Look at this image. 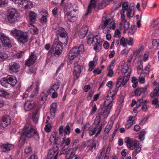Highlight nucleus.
Here are the masks:
<instances>
[{"instance_id":"nucleus-1","label":"nucleus","mask_w":159,"mask_h":159,"mask_svg":"<svg viewBox=\"0 0 159 159\" xmlns=\"http://www.w3.org/2000/svg\"><path fill=\"white\" fill-rule=\"evenodd\" d=\"M114 98L108 95L107 97L105 100L103 104V106H101V108L100 112L98 114L95 119L94 123L96 126H101L102 128V125L100 124L101 120L102 117L106 118L108 116L113 106Z\"/></svg>"},{"instance_id":"nucleus-2","label":"nucleus","mask_w":159,"mask_h":159,"mask_svg":"<svg viewBox=\"0 0 159 159\" xmlns=\"http://www.w3.org/2000/svg\"><path fill=\"white\" fill-rule=\"evenodd\" d=\"M33 137L35 140L38 139L39 135L36 130L28 125H26L22 130L19 143L21 146H23L25 142L26 138Z\"/></svg>"},{"instance_id":"nucleus-3","label":"nucleus","mask_w":159,"mask_h":159,"mask_svg":"<svg viewBox=\"0 0 159 159\" xmlns=\"http://www.w3.org/2000/svg\"><path fill=\"white\" fill-rule=\"evenodd\" d=\"M87 39L88 44L90 46L93 45V49L96 52H99L100 50L102 41L99 36L90 34L87 36Z\"/></svg>"},{"instance_id":"nucleus-4","label":"nucleus","mask_w":159,"mask_h":159,"mask_svg":"<svg viewBox=\"0 0 159 159\" xmlns=\"http://www.w3.org/2000/svg\"><path fill=\"white\" fill-rule=\"evenodd\" d=\"M19 13L16 9L11 7L7 10L6 19L8 23L11 24L16 23L19 21Z\"/></svg>"},{"instance_id":"nucleus-5","label":"nucleus","mask_w":159,"mask_h":159,"mask_svg":"<svg viewBox=\"0 0 159 159\" xmlns=\"http://www.w3.org/2000/svg\"><path fill=\"white\" fill-rule=\"evenodd\" d=\"M84 51V46L83 44H81L79 46H76L73 47L69 52L68 64H71L74 59L77 57L81 52Z\"/></svg>"},{"instance_id":"nucleus-6","label":"nucleus","mask_w":159,"mask_h":159,"mask_svg":"<svg viewBox=\"0 0 159 159\" xmlns=\"http://www.w3.org/2000/svg\"><path fill=\"white\" fill-rule=\"evenodd\" d=\"M130 73H129L127 75L123 77L122 76H120L118 79L116 84V87L115 90L113 91V93H112L110 92L108 94L110 96H111L114 98H115V96L116 94L118 91L119 88L120 87L121 85L124 86L127 82L129 78Z\"/></svg>"},{"instance_id":"nucleus-7","label":"nucleus","mask_w":159,"mask_h":159,"mask_svg":"<svg viewBox=\"0 0 159 159\" xmlns=\"http://www.w3.org/2000/svg\"><path fill=\"white\" fill-rule=\"evenodd\" d=\"M11 34L15 37L20 43H24L28 41V36L26 32L16 30H11Z\"/></svg>"},{"instance_id":"nucleus-8","label":"nucleus","mask_w":159,"mask_h":159,"mask_svg":"<svg viewBox=\"0 0 159 159\" xmlns=\"http://www.w3.org/2000/svg\"><path fill=\"white\" fill-rule=\"evenodd\" d=\"M17 82L16 77L12 75H8L6 77L2 78L0 80L1 85L6 88H7L9 85L14 87Z\"/></svg>"},{"instance_id":"nucleus-9","label":"nucleus","mask_w":159,"mask_h":159,"mask_svg":"<svg viewBox=\"0 0 159 159\" xmlns=\"http://www.w3.org/2000/svg\"><path fill=\"white\" fill-rule=\"evenodd\" d=\"M102 25L99 26V28L102 30L106 28L107 31H109L111 29L114 30L116 28L114 21H111V19L107 16H103L102 17Z\"/></svg>"},{"instance_id":"nucleus-10","label":"nucleus","mask_w":159,"mask_h":159,"mask_svg":"<svg viewBox=\"0 0 159 159\" xmlns=\"http://www.w3.org/2000/svg\"><path fill=\"white\" fill-rule=\"evenodd\" d=\"M62 47L60 44L58 43L54 42L49 51L48 54L51 57H58L62 53Z\"/></svg>"},{"instance_id":"nucleus-11","label":"nucleus","mask_w":159,"mask_h":159,"mask_svg":"<svg viewBox=\"0 0 159 159\" xmlns=\"http://www.w3.org/2000/svg\"><path fill=\"white\" fill-rule=\"evenodd\" d=\"M74 78L75 80H77L80 77L81 73L85 71V67L82 64H79L78 62L76 61L74 64Z\"/></svg>"},{"instance_id":"nucleus-12","label":"nucleus","mask_w":159,"mask_h":159,"mask_svg":"<svg viewBox=\"0 0 159 159\" xmlns=\"http://www.w3.org/2000/svg\"><path fill=\"white\" fill-rule=\"evenodd\" d=\"M58 34L60 35L58 37L59 41L62 44H66L68 42L67 34L63 28H60L57 30Z\"/></svg>"},{"instance_id":"nucleus-13","label":"nucleus","mask_w":159,"mask_h":159,"mask_svg":"<svg viewBox=\"0 0 159 159\" xmlns=\"http://www.w3.org/2000/svg\"><path fill=\"white\" fill-rule=\"evenodd\" d=\"M0 40L3 46L10 48L11 47V41L10 38L3 33L0 34Z\"/></svg>"},{"instance_id":"nucleus-14","label":"nucleus","mask_w":159,"mask_h":159,"mask_svg":"<svg viewBox=\"0 0 159 159\" xmlns=\"http://www.w3.org/2000/svg\"><path fill=\"white\" fill-rule=\"evenodd\" d=\"M103 2L101 3L100 4L96 5V2L94 0H91L90 4L88 6L87 9V12L85 14V15H87L91 12L92 9L93 7L94 8H97L100 9L103 8L105 7V5H103Z\"/></svg>"},{"instance_id":"nucleus-15","label":"nucleus","mask_w":159,"mask_h":159,"mask_svg":"<svg viewBox=\"0 0 159 159\" xmlns=\"http://www.w3.org/2000/svg\"><path fill=\"white\" fill-rule=\"evenodd\" d=\"M11 119L10 117L5 115L0 120V125L4 128L9 125L11 123Z\"/></svg>"},{"instance_id":"nucleus-16","label":"nucleus","mask_w":159,"mask_h":159,"mask_svg":"<svg viewBox=\"0 0 159 159\" xmlns=\"http://www.w3.org/2000/svg\"><path fill=\"white\" fill-rule=\"evenodd\" d=\"M8 66L11 73L17 72L20 67L19 63L14 62H12L10 63L9 64Z\"/></svg>"},{"instance_id":"nucleus-17","label":"nucleus","mask_w":159,"mask_h":159,"mask_svg":"<svg viewBox=\"0 0 159 159\" xmlns=\"http://www.w3.org/2000/svg\"><path fill=\"white\" fill-rule=\"evenodd\" d=\"M37 57L34 53H31L25 62V65L28 66L32 65L35 62Z\"/></svg>"},{"instance_id":"nucleus-18","label":"nucleus","mask_w":159,"mask_h":159,"mask_svg":"<svg viewBox=\"0 0 159 159\" xmlns=\"http://www.w3.org/2000/svg\"><path fill=\"white\" fill-rule=\"evenodd\" d=\"M36 105L34 102L28 101L25 102L24 108L25 111H28L34 108Z\"/></svg>"},{"instance_id":"nucleus-19","label":"nucleus","mask_w":159,"mask_h":159,"mask_svg":"<svg viewBox=\"0 0 159 159\" xmlns=\"http://www.w3.org/2000/svg\"><path fill=\"white\" fill-rule=\"evenodd\" d=\"M134 148L133 153L132 156L133 157H135L136 155L139 153L141 150V145L140 144L139 141L134 140Z\"/></svg>"},{"instance_id":"nucleus-20","label":"nucleus","mask_w":159,"mask_h":159,"mask_svg":"<svg viewBox=\"0 0 159 159\" xmlns=\"http://www.w3.org/2000/svg\"><path fill=\"white\" fill-rule=\"evenodd\" d=\"M102 129L101 126L99 125L96 126V127L94 128H91L90 129L89 131V135L90 136H92L95 134L96 132L97 131L96 134V136H97L100 134L102 131Z\"/></svg>"},{"instance_id":"nucleus-21","label":"nucleus","mask_w":159,"mask_h":159,"mask_svg":"<svg viewBox=\"0 0 159 159\" xmlns=\"http://www.w3.org/2000/svg\"><path fill=\"white\" fill-rule=\"evenodd\" d=\"M13 144L7 143L2 145L1 146V150L2 152H7L12 150L14 148Z\"/></svg>"},{"instance_id":"nucleus-22","label":"nucleus","mask_w":159,"mask_h":159,"mask_svg":"<svg viewBox=\"0 0 159 159\" xmlns=\"http://www.w3.org/2000/svg\"><path fill=\"white\" fill-rule=\"evenodd\" d=\"M88 29V27L86 25L81 28L79 33V36L80 38L83 39L85 37L87 33Z\"/></svg>"},{"instance_id":"nucleus-23","label":"nucleus","mask_w":159,"mask_h":159,"mask_svg":"<svg viewBox=\"0 0 159 159\" xmlns=\"http://www.w3.org/2000/svg\"><path fill=\"white\" fill-rule=\"evenodd\" d=\"M51 93V90H48L44 91V92L40 94L39 98L40 101H43L42 103H43L47 99L48 94Z\"/></svg>"},{"instance_id":"nucleus-24","label":"nucleus","mask_w":159,"mask_h":159,"mask_svg":"<svg viewBox=\"0 0 159 159\" xmlns=\"http://www.w3.org/2000/svg\"><path fill=\"white\" fill-rule=\"evenodd\" d=\"M57 105L56 103L53 102L50 106V116L51 118L53 119L55 115L57 109Z\"/></svg>"},{"instance_id":"nucleus-25","label":"nucleus","mask_w":159,"mask_h":159,"mask_svg":"<svg viewBox=\"0 0 159 159\" xmlns=\"http://www.w3.org/2000/svg\"><path fill=\"white\" fill-rule=\"evenodd\" d=\"M61 139L59 137L56 138V134L55 133L52 134L50 138V141L52 143L54 141V143L57 145H59L61 142Z\"/></svg>"},{"instance_id":"nucleus-26","label":"nucleus","mask_w":159,"mask_h":159,"mask_svg":"<svg viewBox=\"0 0 159 159\" xmlns=\"http://www.w3.org/2000/svg\"><path fill=\"white\" fill-rule=\"evenodd\" d=\"M125 142L126 143L127 147L130 149L133 150L134 149V141L133 142L130 141V139L129 137H126L125 139Z\"/></svg>"},{"instance_id":"nucleus-27","label":"nucleus","mask_w":159,"mask_h":159,"mask_svg":"<svg viewBox=\"0 0 159 159\" xmlns=\"http://www.w3.org/2000/svg\"><path fill=\"white\" fill-rule=\"evenodd\" d=\"M20 5L26 8H30L32 7V3L31 2H28L26 0H22L19 3Z\"/></svg>"},{"instance_id":"nucleus-28","label":"nucleus","mask_w":159,"mask_h":159,"mask_svg":"<svg viewBox=\"0 0 159 159\" xmlns=\"http://www.w3.org/2000/svg\"><path fill=\"white\" fill-rule=\"evenodd\" d=\"M146 91V88L143 89V88H137L134 91L135 95L136 96H139L141 93H143V96H145V93Z\"/></svg>"},{"instance_id":"nucleus-29","label":"nucleus","mask_w":159,"mask_h":159,"mask_svg":"<svg viewBox=\"0 0 159 159\" xmlns=\"http://www.w3.org/2000/svg\"><path fill=\"white\" fill-rule=\"evenodd\" d=\"M121 18L122 23H124V28L126 29H128L129 28V23L125 19V16L124 13H121Z\"/></svg>"},{"instance_id":"nucleus-30","label":"nucleus","mask_w":159,"mask_h":159,"mask_svg":"<svg viewBox=\"0 0 159 159\" xmlns=\"http://www.w3.org/2000/svg\"><path fill=\"white\" fill-rule=\"evenodd\" d=\"M37 14L35 12L32 11L29 14V19L31 22L34 23L36 22Z\"/></svg>"},{"instance_id":"nucleus-31","label":"nucleus","mask_w":159,"mask_h":159,"mask_svg":"<svg viewBox=\"0 0 159 159\" xmlns=\"http://www.w3.org/2000/svg\"><path fill=\"white\" fill-rule=\"evenodd\" d=\"M158 95H159V84L157 85V86L154 90L153 92H151L150 94V96L152 98Z\"/></svg>"},{"instance_id":"nucleus-32","label":"nucleus","mask_w":159,"mask_h":159,"mask_svg":"<svg viewBox=\"0 0 159 159\" xmlns=\"http://www.w3.org/2000/svg\"><path fill=\"white\" fill-rule=\"evenodd\" d=\"M113 122L112 120H110L108 122L107 125H106L104 130V132L105 133L107 134L111 129Z\"/></svg>"},{"instance_id":"nucleus-33","label":"nucleus","mask_w":159,"mask_h":159,"mask_svg":"<svg viewBox=\"0 0 159 159\" xmlns=\"http://www.w3.org/2000/svg\"><path fill=\"white\" fill-rule=\"evenodd\" d=\"M126 12L127 16L128 18L132 17L134 15V11L132 8L129 7L128 9L125 10Z\"/></svg>"},{"instance_id":"nucleus-34","label":"nucleus","mask_w":159,"mask_h":159,"mask_svg":"<svg viewBox=\"0 0 159 159\" xmlns=\"http://www.w3.org/2000/svg\"><path fill=\"white\" fill-rule=\"evenodd\" d=\"M60 85V84L59 82H57L55 83L54 84L52 85L51 89L48 90H51V91L52 90H53L54 92L57 91L59 89Z\"/></svg>"},{"instance_id":"nucleus-35","label":"nucleus","mask_w":159,"mask_h":159,"mask_svg":"<svg viewBox=\"0 0 159 159\" xmlns=\"http://www.w3.org/2000/svg\"><path fill=\"white\" fill-rule=\"evenodd\" d=\"M8 58V56L7 54L4 52H0V62L6 60Z\"/></svg>"},{"instance_id":"nucleus-36","label":"nucleus","mask_w":159,"mask_h":159,"mask_svg":"<svg viewBox=\"0 0 159 159\" xmlns=\"http://www.w3.org/2000/svg\"><path fill=\"white\" fill-rule=\"evenodd\" d=\"M96 64V61H93L89 62V70L90 71H92L95 67Z\"/></svg>"},{"instance_id":"nucleus-37","label":"nucleus","mask_w":159,"mask_h":159,"mask_svg":"<svg viewBox=\"0 0 159 159\" xmlns=\"http://www.w3.org/2000/svg\"><path fill=\"white\" fill-rule=\"evenodd\" d=\"M77 148L78 146H75L74 148L69 149L68 150V154L74 157V156L76 155H75V153Z\"/></svg>"},{"instance_id":"nucleus-38","label":"nucleus","mask_w":159,"mask_h":159,"mask_svg":"<svg viewBox=\"0 0 159 159\" xmlns=\"http://www.w3.org/2000/svg\"><path fill=\"white\" fill-rule=\"evenodd\" d=\"M63 141L64 142L65 145L63 148V149L66 148H68V145L70 144V138H67V139L63 138Z\"/></svg>"},{"instance_id":"nucleus-39","label":"nucleus","mask_w":159,"mask_h":159,"mask_svg":"<svg viewBox=\"0 0 159 159\" xmlns=\"http://www.w3.org/2000/svg\"><path fill=\"white\" fill-rule=\"evenodd\" d=\"M129 3L128 2H124L122 5V10L123 11V12H121V13H124L125 14V12L127 9H128L129 7Z\"/></svg>"},{"instance_id":"nucleus-40","label":"nucleus","mask_w":159,"mask_h":159,"mask_svg":"<svg viewBox=\"0 0 159 159\" xmlns=\"http://www.w3.org/2000/svg\"><path fill=\"white\" fill-rule=\"evenodd\" d=\"M112 82L111 81H109L107 83V86L110 88V89L108 90V94L107 95V96H106V97L105 98V100H106V99H107V97L108 95V94L109 93H110V92H111V93H113V91H114L115 90V89L112 91V92H111V87H112Z\"/></svg>"},{"instance_id":"nucleus-41","label":"nucleus","mask_w":159,"mask_h":159,"mask_svg":"<svg viewBox=\"0 0 159 159\" xmlns=\"http://www.w3.org/2000/svg\"><path fill=\"white\" fill-rule=\"evenodd\" d=\"M89 141L91 142V143H92V145L91 147L90 148V150L91 151H92V149L94 148L95 149H97L98 148V147L96 146L97 142L93 140H89Z\"/></svg>"},{"instance_id":"nucleus-42","label":"nucleus","mask_w":159,"mask_h":159,"mask_svg":"<svg viewBox=\"0 0 159 159\" xmlns=\"http://www.w3.org/2000/svg\"><path fill=\"white\" fill-rule=\"evenodd\" d=\"M91 125L89 123H87L84 125V126L82 128L83 131L84 132H86V131L89 130L91 127Z\"/></svg>"},{"instance_id":"nucleus-43","label":"nucleus","mask_w":159,"mask_h":159,"mask_svg":"<svg viewBox=\"0 0 159 159\" xmlns=\"http://www.w3.org/2000/svg\"><path fill=\"white\" fill-rule=\"evenodd\" d=\"M127 41H128V39H125L124 37H122L120 39V44L124 47H126Z\"/></svg>"},{"instance_id":"nucleus-44","label":"nucleus","mask_w":159,"mask_h":159,"mask_svg":"<svg viewBox=\"0 0 159 159\" xmlns=\"http://www.w3.org/2000/svg\"><path fill=\"white\" fill-rule=\"evenodd\" d=\"M146 133L145 131L144 130L140 132L139 136V139L140 141H143L144 140Z\"/></svg>"},{"instance_id":"nucleus-45","label":"nucleus","mask_w":159,"mask_h":159,"mask_svg":"<svg viewBox=\"0 0 159 159\" xmlns=\"http://www.w3.org/2000/svg\"><path fill=\"white\" fill-rule=\"evenodd\" d=\"M145 75V74L143 72L140 75L139 78V81L141 84H143L144 83L145 79L144 77Z\"/></svg>"},{"instance_id":"nucleus-46","label":"nucleus","mask_w":159,"mask_h":159,"mask_svg":"<svg viewBox=\"0 0 159 159\" xmlns=\"http://www.w3.org/2000/svg\"><path fill=\"white\" fill-rule=\"evenodd\" d=\"M8 3V0H0V7L7 6Z\"/></svg>"},{"instance_id":"nucleus-47","label":"nucleus","mask_w":159,"mask_h":159,"mask_svg":"<svg viewBox=\"0 0 159 159\" xmlns=\"http://www.w3.org/2000/svg\"><path fill=\"white\" fill-rule=\"evenodd\" d=\"M24 53V51H20L15 54L14 55V57L15 58L19 59L22 57Z\"/></svg>"},{"instance_id":"nucleus-48","label":"nucleus","mask_w":159,"mask_h":159,"mask_svg":"<svg viewBox=\"0 0 159 159\" xmlns=\"http://www.w3.org/2000/svg\"><path fill=\"white\" fill-rule=\"evenodd\" d=\"M70 130L71 129L69 126V124L68 123L64 129V132L66 134H69L70 132Z\"/></svg>"},{"instance_id":"nucleus-49","label":"nucleus","mask_w":159,"mask_h":159,"mask_svg":"<svg viewBox=\"0 0 159 159\" xmlns=\"http://www.w3.org/2000/svg\"><path fill=\"white\" fill-rule=\"evenodd\" d=\"M129 69V67L127 65L123 66L121 70L122 74H123L124 75L127 72Z\"/></svg>"},{"instance_id":"nucleus-50","label":"nucleus","mask_w":159,"mask_h":159,"mask_svg":"<svg viewBox=\"0 0 159 159\" xmlns=\"http://www.w3.org/2000/svg\"><path fill=\"white\" fill-rule=\"evenodd\" d=\"M68 20L70 22H74L76 20L77 17L76 16H67Z\"/></svg>"},{"instance_id":"nucleus-51","label":"nucleus","mask_w":159,"mask_h":159,"mask_svg":"<svg viewBox=\"0 0 159 159\" xmlns=\"http://www.w3.org/2000/svg\"><path fill=\"white\" fill-rule=\"evenodd\" d=\"M39 14L42 16H48V15L47 11L44 9L41 11L39 12Z\"/></svg>"},{"instance_id":"nucleus-52","label":"nucleus","mask_w":159,"mask_h":159,"mask_svg":"<svg viewBox=\"0 0 159 159\" xmlns=\"http://www.w3.org/2000/svg\"><path fill=\"white\" fill-rule=\"evenodd\" d=\"M97 110V107L96 105L95 104L93 107L90 113V115H92L95 113Z\"/></svg>"},{"instance_id":"nucleus-53","label":"nucleus","mask_w":159,"mask_h":159,"mask_svg":"<svg viewBox=\"0 0 159 159\" xmlns=\"http://www.w3.org/2000/svg\"><path fill=\"white\" fill-rule=\"evenodd\" d=\"M148 117H146L144 118L141 121H140L139 123V124L140 125H143L145 124L148 120Z\"/></svg>"},{"instance_id":"nucleus-54","label":"nucleus","mask_w":159,"mask_h":159,"mask_svg":"<svg viewBox=\"0 0 159 159\" xmlns=\"http://www.w3.org/2000/svg\"><path fill=\"white\" fill-rule=\"evenodd\" d=\"M150 67L151 66L149 64L147 65V66H146L145 69H144V70L147 71L145 72H143V73H144V74L147 75L149 73V70Z\"/></svg>"},{"instance_id":"nucleus-55","label":"nucleus","mask_w":159,"mask_h":159,"mask_svg":"<svg viewBox=\"0 0 159 159\" xmlns=\"http://www.w3.org/2000/svg\"><path fill=\"white\" fill-rule=\"evenodd\" d=\"M143 49V47H141L138 50L136 56L137 57H139L141 55V52Z\"/></svg>"},{"instance_id":"nucleus-56","label":"nucleus","mask_w":159,"mask_h":159,"mask_svg":"<svg viewBox=\"0 0 159 159\" xmlns=\"http://www.w3.org/2000/svg\"><path fill=\"white\" fill-rule=\"evenodd\" d=\"M152 43L153 46H157L159 45V39H154L152 40Z\"/></svg>"},{"instance_id":"nucleus-57","label":"nucleus","mask_w":159,"mask_h":159,"mask_svg":"<svg viewBox=\"0 0 159 159\" xmlns=\"http://www.w3.org/2000/svg\"><path fill=\"white\" fill-rule=\"evenodd\" d=\"M47 16H42L41 18L40 19V22L42 24H45L47 22Z\"/></svg>"},{"instance_id":"nucleus-58","label":"nucleus","mask_w":159,"mask_h":159,"mask_svg":"<svg viewBox=\"0 0 159 159\" xmlns=\"http://www.w3.org/2000/svg\"><path fill=\"white\" fill-rule=\"evenodd\" d=\"M120 33L119 30L116 29L115 30L114 33V37L116 38H120Z\"/></svg>"},{"instance_id":"nucleus-59","label":"nucleus","mask_w":159,"mask_h":159,"mask_svg":"<svg viewBox=\"0 0 159 159\" xmlns=\"http://www.w3.org/2000/svg\"><path fill=\"white\" fill-rule=\"evenodd\" d=\"M52 128V126L50 124H48L45 126V130L48 132H49Z\"/></svg>"},{"instance_id":"nucleus-60","label":"nucleus","mask_w":159,"mask_h":159,"mask_svg":"<svg viewBox=\"0 0 159 159\" xmlns=\"http://www.w3.org/2000/svg\"><path fill=\"white\" fill-rule=\"evenodd\" d=\"M78 14V12H75L72 11H70L69 13L67 14V16H76V15Z\"/></svg>"},{"instance_id":"nucleus-61","label":"nucleus","mask_w":159,"mask_h":159,"mask_svg":"<svg viewBox=\"0 0 159 159\" xmlns=\"http://www.w3.org/2000/svg\"><path fill=\"white\" fill-rule=\"evenodd\" d=\"M133 39L132 38L130 37L129 39H128L127 41V45L128 44L129 46H132L133 44Z\"/></svg>"},{"instance_id":"nucleus-62","label":"nucleus","mask_w":159,"mask_h":159,"mask_svg":"<svg viewBox=\"0 0 159 159\" xmlns=\"http://www.w3.org/2000/svg\"><path fill=\"white\" fill-rule=\"evenodd\" d=\"M145 96H143H143L141 97V98L140 99H139L137 101L141 103H144V104H146L147 103V100H143V97H145Z\"/></svg>"},{"instance_id":"nucleus-63","label":"nucleus","mask_w":159,"mask_h":159,"mask_svg":"<svg viewBox=\"0 0 159 159\" xmlns=\"http://www.w3.org/2000/svg\"><path fill=\"white\" fill-rule=\"evenodd\" d=\"M100 93H98L95 94L93 97V99L92 101V102H93V101H96L98 99V98H99V97L100 95Z\"/></svg>"},{"instance_id":"nucleus-64","label":"nucleus","mask_w":159,"mask_h":159,"mask_svg":"<svg viewBox=\"0 0 159 159\" xmlns=\"http://www.w3.org/2000/svg\"><path fill=\"white\" fill-rule=\"evenodd\" d=\"M154 25L153 26L155 27L157 26L159 24V17L157 18L156 20H154Z\"/></svg>"}]
</instances>
